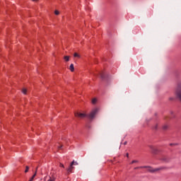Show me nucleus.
<instances>
[{
    "label": "nucleus",
    "instance_id": "obj_1",
    "mask_svg": "<svg viewBox=\"0 0 181 181\" xmlns=\"http://www.w3.org/2000/svg\"><path fill=\"white\" fill-rule=\"evenodd\" d=\"M175 94H176L177 98H178L180 101H181V83L180 82L177 83V86L175 90Z\"/></svg>",
    "mask_w": 181,
    "mask_h": 181
},
{
    "label": "nucleus",
    "instance_id": "obj_2",
    "mask_svg": "<svg viewBox=\"0 0 181 181\" xmlns=\"http://www.w3.org/2000/svg\"><path fill=\"white\" fill-rule=\"evenodd\" d=\"M98 112V109L95 108L93 109L90 114L88 115V118H90V119H93V118H94V117H95V115Z\"/></svg>",
    "mask_w": 181,
    "mask_h": 181
},
{
    "label": "nucleus",
    "instance_id": "obj_3",
    "mask_svg": "<svg viewBox=\"0 0 181 181\" xmlns=\"http://www.w3.org/2000/svg\"><path fill=\"white\" fill-rule=\"evenodd\" d=\"M74 160H73L69 167L68 168H66V171H67V175H70V173H73V169H74Z\"/></svg>",
    "mask_w": 181,
    "mask_h": 181
},
{
    "label": "nucleus",
    "instance_id": "obj_4",
    "mask_svg": "<svg viewBox=\"0 0 181 181\" xmlns=\"http://www.w3.org/2000/svg\"><path fill=\"white\" fill-rule=\"evenodd\" d=\"M75 117H78V118H86L88 115L85 113L76 112Z\"/></svg>",
    "mask_w": 181,
    "mask_h": 181
},
{
    "label": "nucleus",
    "instance_id": "obj_5",
    "mask_svg": "<svg viewBox=\"0 0 181 181\" xmlns=\"http://www.w3.org/2000/svg\"><path fill=\"white\" fill-rule=\"evenodd\" d=\"M147 168H148V172H151V173H154V172H158V170H162L163 169L162 168L153 169L149 166H147Z\"/></svg>",
    "mask_w": 181,
    "mask_h": 181
},
{
    "label": "nucleus",
    "instance_id": "obj_6",
    "mask_svg": "<svg viewBox=\"0 0 181 181\" xmlns=\"http://www.w3.org/2000/svg\"><path fill=\"white\" fill-rule=\"evenodd\" d=\"M37 173V167L36 168L35 173L32 176V177L30 179V181H33V179H35V177H36Z\"/></svg>",
    "mask_w": 181,
    "mask_h": 181
},
{
    "label": "nucleus",
    "instance_id": "obj_7",
    "mask_svg": "<svg viewBox=\"0 0 181 181\" xmlns=\"http://www.w3.org/2000/svg\"><path fill=\"white\" fill-rule=\"evenodd\" d=\"M100 78H102V80H105V72H102L100 74Z\"/></svg>",
    "mask_w": 181,
    "mask_h": 181
},
{
    "label": "nucleus",
    "instance_id": "obj_8",
    "mask_svg": "<svg viewBox=\"0 0 181 181\" xmlns=\"http://www.w3.org/2000/svg\"><path fill=\"white\" fill-rule=\"evenodd\" d=\"M152 149V152L153 153H158V152H159V151L158 150V148H154V147H151Z\"/></svg>",
    "mask_w": 181,
    "mask_h": 181
},
{
    "label": "nucleus",
    "instance_id": "obj_9",
    "mask_svg": "<svg viewBox=\"0 0 181 181\" xmlns=\"http://www.w3.org/2000/svg\"><path fill=\"white\" fill-rule=\"evenodd\" d=\"M148 168V166H140V167H135L134 170H136V169H146Z\"/></svg>",
    "mask_w": 181,
    "mask_h": 181
},
{
    "label": "nucleus",
    "instance_id": "obj_10",
    "mask_svg": "<svg viewBox=\"0 0 181 181\" xmlns=\"http://www.w3.org/2000/svg\"><path fill=\"white\" fill-rule=\"evenodd\" d=\"M69 69L71 70V71H74V64H71Z\"/></svg>",
    "mask_w": 181,
    "mask_h": 181
},
{
    "label": "nucleus",
    "instance_id": "obj_11",
    "mask_svg": "<svg viewBox=\"0 0 181 181\" xmlns=\"http://www.w3.org/2000/svg\"><path fill=\"white\" fill-rule=\"evenodd\" d=\"M134 163H139V160H134L130 163V165H134Z\"/></svg>",
    "mask_w": 181,
    "mask_h": 181
},
{
    "label": "nucleus",
    "instance_id": "obj_12",
    "mask_svg": "<svg viewBox=\"0 0 181 181\" xmlns=\"http://www.w3.org/2000/svg\"><path fill=\"white\" fill-rule=\"evenodd\" d=\"M64 59L65 62H69V60H70V57H69V56H65V57H64Z\"/></svg>",
    "mask_w": 181,
    "mask_h": 181
},
{
    "label": "nucleus",
    "instance_id": "obj_13",
    "mask_svg": "<svg viewBox=\"0 0 181 181\" xmlns=\"http://www.w3.org/2000/svg\"><path fill=\"white\" fill-rule=\"evenodd\" d=\"M54 180H56V178L54 177H50L47 181H54Z\"/></svg>",
    "mask_w": 181,
    "mask_h": 181
},
{
    "label": "nucleus",
    "instance_id": "obj_14",
    "mask_svg": "<svg viewBox=\"0 0 181 181\" xmlns=\"http://www.w3.org/2000/svg\"><path fill=\"white\" fill-rule=\"evenodd\" d=\"M177 145H179V144H177V143H176V144H173V143L170 144V146H177Z\"/></svg>",
    "mask_w": 181,
    "mask_h": 181
},
{
    "label": "nucleus",
    "instance_id": "obj_15",
    "mask_svg": "<svg viewBox=\"0 0 181 181\" xmlns=\"http://www.w3.org/2000/svg\"><path fill=\"white\" fill-rule=\"evenodd\" d=\"M29 172V166H26L25 167V173H28Z\"/></svg>",
    "mask_w": 181,
    "mask_h": 181
},
{
    "label": "nucleus",
    "instance_id": "obj_16",
    "mask_svg": "<svg viewBox=\"0 0 181 181\" xmlns=\"http://www.w3.org/2000/svg\"><path fill=\"white\" fill-rule=\"evenodd\" d=\"M96 103H97V99L93 98V99L92 100V104H95Z\"/></svg>",
    "mask_w": 181,
    "mask_h": 181
},
{
    "label": "nucleus",
    "instance_id": "obj_17",
    "mask_svg": "<svg viewBox=\"0 0 181 181\" xmlns=\"http://www.w3.org/2000/svg\"><path fill=\"white\" fill-rule=\"evenodd\" d=\"M74 57H80V55L77 53L74 54Z\"/></svg>",
    "mask_w": 181,
    "mask_h": 181
},
{
    "label": "nucleus",
    "instance_id": "obj_18",
    "mask_svg": "<svg viewBox=\"0 0 181 181\" xmlns=\"http://www.w3.org/2000/svg\"><path fill=\"white\" fill-rule=\"evenodd\" d=\"M22 93H23V94H26L27 90H26L25 88H23V89L22 90Z\"/></svg>",
    "mask_w": 181,
    "mask_h": 181
},
{
    "label": "nucleus",
    "instance_id": "obj_19",
    "mask_svg": "<svg viewBox=\"0 0 181 181\" xmlns=\"http://www.w3.org/2000/svg\"><path fill=\"white\" fill-rule=\"evenodd\" d=\"M163 160L164 162H169V159H168V158H163Z\"/></svg>",
    "mask_w": 181,
    "mask_h": 181
},
{
    "label": "nucleus",
    "instance_id": "obj_20",
    "mask_svg": "<svg viewBox=\"0 0 181 181\" xmlns=\"http://www.w3.org/2000/svg\"><path fill=\"white\" fill-rule=\"evenodd\" d=\"M163 129L164 130L167 129H168V125L165 124L163 127Z\"/></svg>",
    "mask_w": 181,
    "mask_h": 181
},
{
    "label": "nucleus",
    "instance_id": "obj_21",
    "mask_svg": "<svg viewBox=\"0 0 181 181\" xmlns=\"http://www.w3.org/2000/svg\"><path fill=\"white\" fill-rule=\"evenodd\" d=\"M54 13H55L56 15H59V13H60L59 12V11L56 10V11H54Z\"/></svg>",
    "mask_w": 181,
    "mask_h": 181
},
{
    "label": "nucleus",
    "instance_id": "obj_22",
    "mask_svg": "<svg viewBox=\"0 0 181 181\" xmlns=\"http://www.w3.org/2000/svg\"><path fill=\"white\" fill-rule=\"evenodd\" d=\"M77 165H78V163H77V161H74V165L76 166Z\"/></svg>",
    "mask_w": 181,
    "mask_h": 181
},
{
    "label": "nucleus",
    "instance_id": "obj_23",
    "mask_svg": "<svg viewBox=\"0 0 181 181\" xmlns=\"http://www.w3.org/2000/svg\"><path fill=\"white\" fill-rule=\"evenodd\" d=\"M59 166H60V168H64V165H63L62 163H60Z\"/></svg>",
    "mask_w": 181,
    "mask_h": 181
},
{
    "label": "nucleus",
    "instance_id": "obj_24",
    "mask_svg": "<svg viewBox=\"0 0 181 181\" xmlns=\"http://www.w3.org/2000/svg\"><path fill=\"white\" fill-rule=\"evenodd\" d=\"M126 156H127V158H129V153H126Z\"/></svg>",
    "mask_w": 181,
    "mask_h": 181
},
{
    "label": "nucleus",
    "instance_id": "obj_25",
    "mask_svg": "<svg viewBox=\"0 0 181 181\" xmlns=\"http://www.w3.org/2000/svg\"><path fill=\"white\" fill-rule=\"evenodd\" d=\"M171 115H173V118H175V115H173V112H171Z\"/></svg>",
    "mask_w": 181,
    "mask_h": 181
},
{
    "label": "nucleus",
    "instance_id": "obj_26",
    "mask_svg": "<svg viewBox=\"0 0 181 181\" xmlns=\"http://www.w3.org/2000/svg\"><path fill=\"white\" fill-rule=\"evenodd\" d=\"M62 147H63V146H60L58 147V149H62Z\"/></svg>",
    "mask_w": 181,
    "mask_h": 181
},
{
    "label": "nucleus",
    "instance_id": "obj_27",
    "mask_svg": "<svg viewBox=\"0 0 181 181\" xmlns=\"http://www.w3.org/2000/svg\"><path fill=\"white\" fill-rule=\"evenodd\" d=\"M155 129H158V125L155 127Z\"/></svg>",
    "mask_w": 181,
    "mask_h": 181
},
{
    "label": "nucleus",
    "instance_id": "obj_28",
    "mask_svg": "<svg viewBox=\"0 0 181 181\" xmlns=\"http://www.w3.org/2000/svg\"><path fill=\"white\" fill-rule=\"evenodd\" d=\"M127 142L124 141V145H127Z\"/></svg>",
    "mask_w": 181,
    "mask_h": 181
},
{
    "label": "nucleus",
    "instance_id": "obj_29",
    "mask_svg": "<svg viewBox=\"0 0 181 181\" xmlns=\"http://www.w3.org/2000/svg\"><path fill=\"white\" fill-rule=\"evenodd\" d=\"M32 1H33L34 2H37V1H38V0H32Z\"/></svg>",
    "mask_w": 181,
    "mask_h": 181
},
{
    "label": "nucleus",
    "instance_id": "obj_30",
    "mask_svg": "<svg viewBox=\"0 0 181 181\" xmlns=\"http://www.w3.org/2000/svg\"><path fill=\"white\" fill-rule=\"evenodd\" d=\"M170 100H173V98H170Z\"/></svg>",
    "mask_w": 181,
    "mask_h": 181
}]
</instances>
